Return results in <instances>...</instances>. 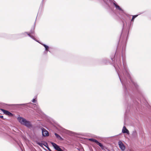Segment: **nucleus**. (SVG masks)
I'll use <instances>...</instances> for the list:
<instances>
[{"label": "nucleus", "instance_id": "nucleus-16", "mask_svg": "<svg viewBox=\"0 0 151 151\" xmlns=\"http://www.w3.org/2000/svg\"><path fill=\"white\" fill-rule=\"evenodd\" d=\"M138 16V15H135L132 16V19L131 20V21H134V18Z\"/></svg>", "mask_w": 151, "mask_h": 151}, {"label": "nucleus", "instance_id": "nucleus-19", "mask_svg": "<svg viewBox=\"0 0 151 151\" xmlns=\"http://www.w3.org/2000/svg\"><path fill=\"white\" fill-rule=\"evenodd\" d=\"M109 0H103L104 1L105 3L106 4H107V2Z\"/></svg>", "mask_w": 151, "mask_h": 151}, {"label": "nucleus", "instance_id": "nucleus-11", "mask_svg": "<svg viewBox=\"0 0 151 151\" xmlns=\"http://www.w3.org/2000/svg\"><path fill=\"white\" fill-rule=\"evenodd\" d=\"M24 34H27V35L29 36L30 37H31L32 38V39H33V40H36V41L39 42L38 41H37V40H36L35 39V38H34V37L33 36V35H30L29 34V33H27V32H25L24 33Z\"/></svg>", "mask_w": 151, "mask_h": 151}, {"label": "nucleus", "instance_id": "nucleus-3", "mask_svg": "<svg viewBox=\"0 0 151 151\" xmlns=\"http://www.w3.org/2000/svg\"><path fill=\"white\" fill-rule=\"evenodd\" d=\"M51 144L55 149L57 151H63L60 148L59 146L53 142H51Z\"/></svg>", "mask_w": 151, "mask_h": 151}, {"label": "nucleus", "instance_id": "nucleus-13", "mask_svg": "<svg viewBox=\"0 0 151 151\" xmlns=\"http://www.w3.org/2000/svg\"><path fill=\"white\" fill-rule=\"evenodd\" d=\"M96 143L97 145L100 146L101 147V148L103 149V146L102 145L101 143L99 142L97 140V141L96 142Z\"/></svg>", "mask_w": 151, "mask_h": 151}, {"label": "nucleus", "instance_id": "nucleus-5", "mask_svg": "<svg viewBox=\"0 0 151 151\" xmlns=\"http://www.w3.org/2000/svg\"><path fill=\"white\" fill-rule=\"evenodd\" d=\"M42 135L43 136H47L49 135L48 132L45 129L42 128H41Z\"/></svg>", "mask_w": 151, "mask_h": 151}, {"label": "nucleus", "instance_id": "nucleus-22", "mask_svg": "<svg viewBox=\"0 0 151 151\" xmlns=\"http://www.w3.org/2000/svg\"><path fill=\"white\" fill-rule=\"evenodd\" d=\"M47 148L48 149L49 151H52V150L50 149V148L48 147H47Z\"/></svg>", "mask_w": 151, "mask_h": 151}, {"label": "nucleus", "instance_id": "nucleus-18", "mask_svg": "<svg viewBox=\"0 0 151 151\" xmlns=\"http://www.w3.org/2000/svg\"><path fill=\"white\" fill-rule=\"evenodd\" d=\"M37 144L41 147H42V146L43 144H42V143L40 142H38L37 143Z\"/></svg>", "mask_w": 151, "mask_h": 151}, {"label": "nucleus", "instance_id": "nucleus-25", "mask_svg": "<svg viewBox=\"0 0 151 151\" xmlns=\"http://www.w3.org/2000/svg\"><path fill=\"white\" fill-rule=\"evenodd\" d=\"M24 105V104H20V105Z\"/></svg>", "mask_w": 151, "mask_h": 151}, {"label": "nucleus", "instance_id": "nucleus-6", "mask_svg": "<svg viewBox=\"0 0 151 151\" xmlns=\"http://www.w3.org/2000/svg\"><path fill=\"white\" fill-rule=\"evenodd\" d=\"M118 143L119 147L121 150L122 151L124 150L125 149V147L122 142L121 141H119V142Z\"/></svg>", "mask_w": 151, "mask_h": 151}, {"label": "nucleus", "instance_id": "nucleus-20", "mask_svg": "<svg viewBox=\"0 0 151 151\" xmlns=\"http://www.w3.org/2000/svg\"><path fill=\"white\" fill-rule=\"evenodd\" d=\"M35 99H33L32 100V102L33 103H35Z\"/></svg>", "mask_w": 151, "mask_h": 151}, {"label": "nucleus", "instance_id": "nucleus-2", "mask_svg": "<svg viewBox=\"0 0 151 151\" xmlns=\"http://www.w3.org/2000/svg\"><path fill=\"white\" fill-rule=\"evenodd\" d=\"M17 120L21 124L24 125L28 127H32V125L31 124L30 122L27 120L23 118L18 117L17 118Z\"/></svg>", "mask_w": 151, "mask_h": 151}, {"label": "nucleus", "instance_id": "nucleus-4", "mask_svg": "<svg viewBox=\"0 0 151 151\" xmlns=\"http://www.w3.org/2000/svg\"><path fill=\"white\" fill-rule=\"evenodd\" d=\"M113 4L115 7L116 9L118 10L121 11L122 13L124 12V11L116 3L115 1L113 3Z\"/></svg>", "mask_w": 151, "mask_h": 151}, {"label": "nucleus", "instance_id": "nucleus-10", "mask_svg": "<svg viewBox=\"0 0 151 151\" xmlns=\"http://www.w3.org/2000/svg\"><path fill=\"white\" fill-rule=\"evenodd\" d=\"M55 135L56 136V138L59 140H62L63 139V138L57 133H55Z\"/></svg>", "mask_w": 151, "mask_h": 151}, {"label": "nucleus", "instance_id": "nucleus-7", "mask_svg": "<svg viewBox=\"0 0 151 151\" xmlns=\"http://www.w3.org/2000/svg\"><path fill=\"white\" fill-rule=\"evenodd\" d=\"M1 110L3 111V112H4V114H5L7 115H8L9 116H11V115H12V113H11V112H9V111H6V110H4L2 109H1Z\"/></svg>", "mask_w": 151, "mask_h": 151}, {"label": "nucleus", "instance_id": "nucleus-23", "mask_svg": "<svg viewBox=\"0 0 151 151\" xmlns=\"http://www.w3.org/2000/svg\"><path fill=\"white\" fill-rule=\"evenodd\" d=\"M0 118H3V116H0Z\"/></svg>", "mask_w": 151, "mask_h": 151}, {"label": "nucleus", "instance_id": "nucleus-15", "mask_svg": "<svg viewBox=\"0 0 151 151\" xmlns=\"http://www.w3.org/2000/svg\"><path fill=\"white\" fill-rule=\"evenodd\" d=\"M88 140L91 141L93 142H95V143L97 141V140L93 138H90L88 139Z\"/></svg>", "mask_w": 151, "mask_h": 151}, {"label": "nucleus", "instance_id": "nucleus-1", "mask_svg": "<svg viewBox=\"0 0 151 151\" xmlns=\"http://www.w3.org/2000/svg\"><path fill=\"white\" fill-rule=\"evenodd\" d=\"M124 70H123V72L122 73H121L119 72V71H118L116 69V67H115V69L116 70V71L117 73L118 74V75L119 77V78L120 80V81L122 83L123 85L124 84V83L123 81H122L121 79V77L122 75H123L124 76H127L128 78H131V77L130 76V75L129 73V71L128 70V69L126 67L124 66Z\"/></svg>", "mask_w": 151, "mask_h": 151}, {"label": "nucleus", "instance_id": "nucleus-8", "mask_svg": "<svg viewBox=\"0 0 151 151\" xmlns=\"http://www.w3.org/2000/svg\"><path fill=\"white\" fill-rule=\"evenodd\" d=\"M122 132L123 133H126L127 134H129V131L126 129L125 126H124L122 129Z\"/></svg>", "mask_w": 151, "mask_h": 151}, {"label": "nucleus", "instance_id": "nucleus-12", "mask_svg": "<svg viewBox=\"0 0 151 151\" xmlns=\"http://www.w3.org/2000/svg\"><path fill=\"white\" fill-rule=\"evenodd\" d=\"M132 135L134 137H136L137 136V133L135 131H134L132 132Z\"/></svg>", "mask_w": 151, "mask_h": 151}, {"label": "nucleus", "instance_id": "nucleus-17", "mask_svg": "<svg viewBox=\"0 0 151 151\" xmlns=\"http://www.w3.org/2000/svg\"><path fill=\"white\" fill-rule=\"evenodd\" d=\"M43 145L45 146L47 148L48 147V144L46 142H44L43 144Z\"/></svg>", "mask_w": 151, "mask_h": 151}, {"label": "nucleus", "instance_id": "nucleus-21", "mask_svg": "<svg viewBox=\"0 0 151 151\" xmlns=\"http://www.w3.org/2000/svg\"><path fill=\"white\" fill-rule=\"evenodd\" d=\"M33 32H34L33 30H31L30 31V33L32 34L33 33Z\"/></svg>", "mask_w": 151, "mask_h": 151}, {"label": "nucleus", "instance_id": "nucleus-14", "mask_svg": "<svg viewBox=\"0 0 151 151\" xmlns=\"http://www.w3.org/2000/svg\"><path fill=\"white\" fill-rule=\"evenodd\" d=\"M130 80L131 82L134 84V86L135 87H137V86H138L137 83L136 82H134L131 78L130 79Z\"/></svg>", "mask_w": 151, "mask_h": 151}, {"label": "nucleus", "instance_id": "nucleus-9", "mask_svg": "<svg viewBox=\"0 0 151 151\" xmlns=\"http://www.w3.org/2000/svg\"><path fill=\"white\" fill-rule=\"evenodd\" d=\"M39 42V43H40V44H41L42 45H43L44 47L45 48V51H46V52H45V53L46 54H47V51H48V48H49L48 46L45 44L41 43Z\"/></svg>", "mask_w": 151, "mask_h": 151}, {"label": "nucleus", "instance_id": "nucleus-24", "mask_svg": "<svg viewBox=\"0 0 151 151\" xmlns=\"http://www.w3.org/2000/svg\"><path fill=\"white\" fill-rule=\"evenodd\" d=\"M118 67H119V69L121 71V68H120V66H119V65H118Z\"/></svg>", "mask_w": 151, "mask_h": 151}]
</instances>
